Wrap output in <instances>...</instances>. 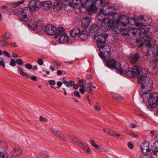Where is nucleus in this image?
<instances>
[{
    "label": "nucleus",
    "mask_w": 158,
    "mask_h": 158,
    "mask_svg": "<svg viewBox=\"0 0 158 158\" xmlns=\"http://www.w3.org/2000/svg\"><path fill=\"white\" fill-rule=\"evenodd\" d=\"M144 23L136 22L135 24L139 28H132L133 35L136 37V42L139 43V48L142 47V50L143 52H148L152 50L153 55L154 59L156 62H158V46L155 45L153 46L151 44L152 38L150 37L151 33L148 31V29L145 28L146 26Z\"/></svg>",
    "instance_id": "f257e3e1"
},
{
    "label": "nucleus",
    "mask_w": 158,
    "mask_h": 158,
    "mask_svg": "<svg viewBox=\"0 0 158 158\" xmlns=\"http://www.w3.org/2000/svg\"><path fill=\"white\" fill-rule=\"evenodd\" d=\"M147 69H143L139 70V67L135 65L132 69H129L127 75L130 77H137L138 82L141 85V91L143 94L149 93L153 88V82L152 80L147 77Z\"/></svg>",
    "instance_id": "f03ea898"
},
{
    "label": "nucleus",
    "mask_w": 158,
    "mask_h": 158,
    "mask_svg": "<svg viewBox=\"0 0 158 158\" xmlns=\"http://www.w3.org/2000/svg\"><path fill=\"white\" fill-rule=\"evenodd\" d=\"M114 15L113 13L106 14L104 12H100L98 16L99 19L102 21V29L107 30L111 28L112 29H118L120 31L127 29L126 24L120 21L119 19H117V21H112L111 23L112 20L111 18Z\"/></svg>",
    "instance_id": "7ed1b4c3"
},
{
    "label": "nucleus",
    "mask_w": 158,
    "mask_h": 158,
    "mask_svg": "<svg viewBox=\"0 0 158 158\" xmlns=\"http://www.w3.org/2000/svg\"><path fill=\"white\" fill-rule=\"evenodd\" d=\"M108 35L107 34L98 33L95 35L94 39L96 40L97 46L99 49L100 53V57L102 59L106 60V59L110 58V49L109 45L106 46V38Z\"/></svg>",
    "instance_id": "20e7f679"
},
{
    "label": "nucleus",
    "mask_w": 158,
    "mask_h": 158,
    "mask_svg": "<svg viewBox=\"0 0 158 158\" xmlns=\"http://www.w3.org/2000/svg\"><path fill=\"white\" fill-rule=\"evenodd\" d=\"M142 97L144 100L148 101L149 106L151 107H155L158 103V94L157 93L152 92L142 94Z\"/></svg>",
    "instance_id": "39448f33"
},
{
    "label": "nucleus",
    "mask_w": 158,
    "mask_h": 158,
    "mask_svg": "<svg viewBox=\"0 0 158 158\" xmlns=\"http://www.w3.org/2000/svg\"><path fill=\"white\" fill-rule=\"evenodd\" d=\"M106 66L109 68L113 69H115L117 70L118 73L120 74H124L125 73L127 74V72L128 71V68L127 70L126 71L121 67V65L120 63L116 61L114 59H112L108 61H107L106 63Z\"/></svg>",
    "instance_id": "423d86ee"
},
{
    "label": "nucleus",
    "mask_w": 158,
    "mask_h": 158,
    "mask_svg": "<svg viewBox=\"0 0 158 158\" xmlns=\"http://www.w3.org/2000/svg\"><path fill=\"white\" fill-rule=\"evenodd\" d=\"M64 28L59 27L58 28V32L57 33V37L59 36V42L61 44H65L68 43L69 37L67 34L64 32Z\"/></svg>",
    "instance_id": "0eeeda50"
},
{
    "label": "nucleus",
    "mask_w": 158,
    "mask_h": 158,
    "mask_svg": "<svg viewBox=\"0 0 158 158\" xmlns=\"http://www.w3.org/2000/svg\"><path fill=\"white\" fill-rule=\"evenodd\" d=\"M45 32L47 34L51 35L56 34L55 37L57 38L58 29L54 25L51 24L47 25L45 28Z\"/></svg>",
    "instance_id": "6e6552de"
},
{
    "label": "nucleus",
    "mask_w": 158,
    "mask_h": 158,
    "mask_svg": "<svg viewBox=\"0 0 158 158\" xmlns=\"http://www.w3.org/2000/svg\"><path fill=\"white\" fill-rule=\"evenodd\" d=\"M41 5V2L37 0H32L29 3V7L32 11H36L39 9Z\"/></svg>",
    "instance_id": "1a4fd4ad"
},
{
    "label": "nucleus",
    "mask_w": 158,
    "mask_h": 158,
    "mask_svg": "<svg viewBox=\"0 0 158 158\" xmlns=\"http://www.w3.org/2000/svg\"><path fill=\"white\" fill-rule=\"evenodd\" d=\"M150 143L148 142L142 143L140 145V148L142 152L145 156L148 154L151 149L149 148Z\"/></svg>",
    "instance_id": "9d476101"
},
{
    "label": "nucleus",
    "mask_w": 158,
    "mask_h": 158,
    "mask_svg": "<svg viewBox=\"0 0 158 158\" xmlns=\"http://www.w3.org/2000/svg\"><path fill=\"white\" fill-rule=\"evenodd\" d=\"M12 10L14 14L16 15H20L23 13L28 14L30 12L29 10L27 8H24L23 9L20 7L14 8Z\"/></svg>",
    "instance_id": "9b49d317"
},
{
    "label": "nucleus",
    "mask_w": 158,
    "mask_h": 158,
    "mask_svg": "<svg viewBox=\"0 0 158 158\" xmlns=\"http://www.w3.org/2000/svg\"><path fill=\"white\" fill-rule=\"evenodd\" d=\"M52 131L53 134L58 138L64 141H65L66 140V138L64 136L63 134L60 131H59L56 128H53L52 129Z\"/></svg>",
    "instance_id": "f8f14e48"
},
{
    "label": "nucleus",
    "mask_w": 158,
    "mask_h": 158,
    "mask_svg": "<svg viewBox=\"0 0 158 158\" xmlns=\"http://www.w3.org/2000/svg\"><path fill=\"white\" fill-rule=\"evenodd\" d=\"M22 152V150L18 148H15L10 152L11 156L13 157H17L20 156Z\"/></svg>",
    "instance_id": "ddd939ff"
},
{
    "label": "nucleus",
    "mask_w": 158,
    "mask_h": 158,
    "mask_svg": "<svg viewBox=\"0 0 158 158\" xmlns=\"http://www.w3.org/2000/svg\"><path fill=\"white\" fill-rule=\"evenodd\" d=\"M41 4L43 6V9L46 10H49L52 6V4L50 1L41 2Z\"/></svg>",
    "instance_id": "4468645a"
},
{
    "label": "nucleus",
    "mask_w": 158,
    "mask_h": 158,
    "mask_svg": "<svg viewBox=\"0 0 158 158\" xmlns=\"http://www.w3.org/2000/svg\"><path fill=\"white\" fill-rule=\"evenodd\" d=\"M90 19L88 17H85L83 19L81 20V26L84 28H85L88 27L90 22Z\"/></svg>",
    "instance_id": "2eb2a0df"
},
{
    "label": "nucleus",
    "mask_w": 158,
    "mask_h": 158,
    "mask_svg": "<svg viewBox=\"0 0 158 158\" xmlns=\"http://www.w3.org/2000/svg\"><path fill=\"white\" fill-rule=\"evenodd\" d=\"M59 2H56L54 4L53 9L54 11L55 12L59 11L63 7L62 3Z\"/></svg>",
    "instance_id": "dca6fc26"
},
{
    "label": "nucleus",
    "mask_w": 158,
    "mask_h": 158,
    "mask_svg": "<svg viewBox=\"0 0 158 158\" xmlns=\"http://www.w3.org/2000/svg\"><path fill=\"white\" fill-rule=\"evenodd\" d=\"M81 0H73V7L77 9L80 12L81 11V6L82 5Z\"/></svg>",
    "instance_id": "f3484780"
},
{
    "label": "nucleus",
    "mask_w": 158,
    "mask_h": 158,
    "mask_svg": "<svg viewBox=\"0 0 158 158\" xmlns=\"http://www.w3.org/2000/svg\"><path fill=\"white\" fill-rule=\"evenodd\" d=\"M80 32V29L78 27H74L70 31V35L73 37L77 36Z\"/></svg>",
    "instance_id": "a211bd4d"
},
{
    "label": "nucleus",
    "mask_w": 158,
    "mask_h": 158,
    "mask_svg": "<svg viewBox=\"0 0 158 158\" xmlns=\"http://www.w3.org/2000/svg\"><path fill=\"white\" fill-rule=\"evenodd\" d=\"M28 25L31 30H35L37 27V23L34 20H31L28 23Z\"/></svg>",
    "instance_id": "6ab92c4d"
},
{
    "label": "nucleus",
    "mask_w": 158,
    "mask_h": 158,
    "mask_svg": "<svg viewBox=\"0 0 158 158\" xmlns=\"http://www.w3.org/2000/svg\"><path fill=\"white\" fill-rule=\"evenodd\" d=\"M139 57V54L137 52L133 55L130 58V61L131 64H135L138 60Z\"/></svg>",
    "instance_id": "aec40b11"
},
{
    "label": "nucleus",
    "mask_w": 158,
    "mask_h": 158,
    "mask_svg": "<svg viewBox=\"0 0 158 158\" xmlns=\"http://www.w3.org/2000/svg\"><path fill=\"white\" fill-rule=\"evenodd\" d=\"M50 154L49 152L46 151L44 150L42 151L37 156L38 158H45L48 157L49 156Z\"/></svg>",
    "instance_id": "412c9836"
},
{
    "label": "nucleus",
    "mask_w": 158,
    "mask_h": 158,
    "mask_svg": "<svg viewBox=\"0 0 158 158\" xmlns=\"http://www.w3.org/2000/svg\"><path fill=\"white\" fill-rule=\"evenodd\" d=\"M99 27L97 24H94L89 29V33H93L94 32H97L99 29Z\"/></svg>",
    "instance_id": "4be33fe9"
},
{
    "label": "nucleus",
    "mask_w": 158,
    "mask_h": 158,
    "mask_svg": "<svg viewBox=\"0 0 158 158\" xmlns=\"http://www.w3.org/2000/svg\"><path fill=\"white\" fill-rule=\"evenodd\" d=\"M86 32V31L85 30H82L81 32H80L79 36L81 40H85L87 39L88 36Z\"/></svg>",
    "instance_id": "5701e85b"
},
{
    "label": "nucleus",
    "mask_w": 158,
    "mask_h": 158,
    "mask_svg": "<svg viewBox=\"0 0 158 158\" xmlns=\"http://www.w3.org/2000/svg\"><path fill=\"white\" fill-rule=\"evenodd\" d=\"M89 6L88 10L92 12L95 13L97 10V6L94 3H90L89 6Z\"/></svg>",
    "instance_id": "b1692460"
},
{
    "label": "nucleus",
    "mask_w": 158,
    "mask_h": 158,
    "mask_svg": "<svg viewBox=\"0 0 158 158\" xmlns=\"http://www.w3.org/2000/svg\"><path fill=\"white\" fill-rule=\"evenodd\" d=\"M110 94L111 97L113 98H114V99H123V98L121 96H120L118 94H115L113 92H111L110 93Z\"/></svg>",
    "instance_id": "393cba45"
},
{
    "label": "nucleus",
    "mask_w": 158,
    "mask_h": 158,
    "mask_svg": "<svg viewBox=\"0 0 158 158\" xmlns=\"http://www.w3.org/2000/svg\"><path fill=\"white\" fill-rule=\"evenodd\" d=\"M63 83L68 87H69L70 86H73L74 84V82L71 81H70L69 82L65 80L63 81Z\"/></svg>",
    "instance_id": "a878e982"
},
{
    "label": "nucleus",
    "mask_w": 158,
    "mask_h": 158,
    "mask_svg": "<svg viewBox=\"0 0 158 158\" xmlns=\"http://www.w3.org/2000/svg\"><path fill=\"white\" fill-rule=\"evenodd\" d=\"M0 43L1 44V46L3 47H6L10 45V43L5 41V40H0Z\"/></svg>",
    "instance_id": "bb28decb"
},
{
    "label": "nucleus",
    "mask_w": 158,
    "mask_h": 158,
    "mask_svg": "<svg viewBox=\"0 0 158 158\" xmlns=\"http://www.w3.org/2000/svg\"><path fill=\"white\" fill-rule=\"evenodd\" d=\"M79 146L81 147L84 150H85L86 148L88 146V144L86 143H82L81 142L78 143Z\"/></svg>",
    "instance_id": "cd10ccee"
},
{
    "label": "nucleus",
    "mask_w": 158,
    "mask_h": 158,
    "mask_svg": "<svg viewBox=\"0 0 158 158\" xmlns=\"http://www.w3.org/2000/svg\"><path fill=\"white\" fill-rule=\"evenodd\" d=\"M2 37H5L6 40H9L11 38V35L10 33L6 32L3 34Z\"/></svg>",
    "instance_id": "c85d7f7f"
},
{
    "label": "nucleus",
    "mask_w": 158,
    "mask_h": 158,
    "mask_svg": "<svg viewBox=\"0 0 158 158\" xmlns=\"http://www.w3.org/2000/svg\"><path fill=\"white\" fill-rule=\"evenodd\" d=\"M52 64L56 69H58V67L61 65L60 64L59 62H58L56 61H52Z\"/></svg>",
    "instance_id": "c756f323"
},
{
    "label": "nucleus",
    "mask_w": 158,
    "mask_h": 158,
    "mask_svg": "<svg viewBox=\"0 0 158 158\" xmlns=\"http://www.w3.org/2000/svg\"><path fill=\"white\" fill-rule=\"evenodd\" d=\"M154 144L155 147L156 151H153L152 153H153L154 155H156L157 152H158V140L156 141L154 143Z\"/></svg>",
    "instance_id": "7c9ffc66"
},
{
    "label": "nucleus",
    "mask_w": 158,
    "mask_h": 158,
    "mask_svg": "<svg viewBox=\"0 0 158 158\" xmlns=\"http://www.w3.org/2000/svg\"><path fill=\"white\" fill-rule=\"evenodd\" d=\"M70 138L71 140L75 143L78 144V143L79 142L77 138L73 135L70 136Z\"/></svg>",
    "instance_id": "2f4dec72"
},
{
    "label": "nucleus",
    "mask_w": 158,
    "mask_h": 158,
    "mask_svg": "<svg viewBox=\"0 0 158 158\" xmlns=\"http://www.w3.org/2000/svg\"><path fill=\"white\" fill-rule=\"evenodd\" d=\"M90 143L92 146L95 148L98 149L99 148L98 145L95 143L94 140H91L90 141Z\"/></svg>",
    "instance_id": "473e14b6"
},
{
    "label": "nucleus",
    "mask_w": 158,
    "mask_h": 158,
    "mask_svg": "<svg viewBox=\"0 0 158 158\" xmlns=\"http://www.w3.org/2000/svg\"><path fill=\"white\" fill-rule=\"evenodd\" d=\"M95 3L98 4L100 6H103V0H96Z\"/></svg>",
    "instance_id": "72a5a7b5"
},
{
    "label": "nucleus",
    "mask_w": 158,
    "mask_h": 158,
    "mask_svg": "<svg viewBox=\"0 0 158 158\" xmlns=\"http://www.w3.org/2000/svg\"><path fill=\"white\" fill-rule=\"evenodd\" d=\"M25 0H22L21 1H19L18 2H17L16 3H15L14 5H13V6L14 7H16L17 6H18V5H20L21 4H23V3H24V1H25Z\"/></svg>",
    "instance_id": "f704fd0d"
},
{
    "label": "nucleus",
    "mask_w": 158,
    "mask_h": 158,
    "mask_svg": "<svg viewBox=\"0 0 158 158\" xmlns=\"http://www.w3.org/2000/svg\"><path fill=\"white\" fill-rule=\"evenodd\" d=\"M29 12L28 14L24 13L25 15H22L23 20V21H27L28 20V18H27V15L29 14Z\"/></svg>",
    "instance_id": "c9c22d12"
},
{
    "label": "nucleus",
    "mask_w": 158,
    "mask_h": 158,
    "mask_svg": "<svg viewBox=\"0 0 158 158\" xmlns=\"http://www.w3.org/2000/svg\"><path fill=\"white\" fill-rule=\"evenodd\" d=\"M16 61L15 59H12L11 60L10 63V65L12 66H15L16 65Z\"/></svg>",
    "instance_id": "e433bc0d"
},
{
    "label": "nucleus",
    "mask_w": 158,
    "mask_h": 158,
    "mask_svg": "<svg viewBox=\"0 0 158 158\" xmlns=\"http://www.w3.org/2000/svg\"><path fill=\"white\" fill-rule=\"evenodd\" d=\"M86 90L88 93H90L93 90L92 87H91L90 86H89L86 88Z\"/></svg>",
    "instance_id": "4c0bfd02"
},
{
    "label": "nucleus",
    "mask_w": 158,
    "mask_h": 158,
    "mask_svg": "<svg viewBox=\"0 0 158 158\" xmlns=\"http://www.w3.org/2000/svg\"><path fill=\"white\" fill-rule=\"evenodd\" d=\"M85 1V6H89L91 3V0H84Z\"/></svg>",
    "instance_id": "58836bf2"
},
{
    "label": "nucleus",
    "mask_w": 158,
    "mask_h": 158,
    "mask_svg": "<svg viewBox=\"0 0 158 158\" xmlns=\"http://www.w3.org/2000/svg\"><path fill=\"white\" fill-rule=\"evenodd\" d=\"M16 62L18 64L20 65H22L23 63V60L20 59H19L17 60H16Z\"/></svg>",
    "instance_id": "ea45409f"
},
{
    "label": "nucleus",
    "mask_w": 158,
    "mask_h": 158,
    "mask_svg": "<svg viewBox=\"0 0 158 158\" xmlns=\"http://www.w3.org/2000/svg\"><path fill=\"white\" fill-rule=\"evenodd\" d=\"M49 84L51 86H54L56 85V82L54 80H50L49 81Z\"/></svg>",
    "instance_id": "a19ab883"
},
{
    "label": "nucleus",
    "mask_w": 158,
    "mask_h": 158,
    "mask_svg": "<svg viewBox=\"0 0 158 158\" xmlns=\"http://www.w3.org/2000/svg\"><path fill=\"white\" fill-rule=\"evenodd\" d=\"M37 63L40 65H42L44 63L43 59L42 58L39 59L38 60Z\"/></svg>",
    "instance_id": "79ce46f5"
},
{
    "label": "nucleus",
    "mask_w": 158,
    "mask_h": 158,
    "mask_svg": "<svg viewBox=\"0 0 158 158\" xmlns=\"http://www.w3.org/2000/svg\"><path fill=\"white\" fill-rule=\"evenodd\" d=\"M127 145L128 147L131 149L133 148L134 146L133 144L131 142H129L127 143Z\"/></svg>",
    "instance_id": "37998d69"
},
{
    "label": "nucleus",
    "mask_w": 158,
    "mask_h": 158,
    "mask_svg": "<svg viewBox=\"0 0 158 158\" xmlns=\"http://www.w3.org/2000/svg\"><path fill=\"white\" fill-rule=\"evenodd\" d=\"M25 67L26 68L28 69H31L32 68L31 65L29 63H28L25 64Z\"/></svg>",
    "instance_id": "c03bdc74"
},
{
    "label": "nucleus",
    "mask_w": 158,
    "mask_h": 158,
    "mask_svg": "<svg viewBox=\"0 0 158 158\" xmlns=\"http://www.w3.org/2000/svg\"><path fill=\"white\" fill-rule=\"evenodd\" d=\"M74 95L80 98L81 96L80 95L79 92L77 91H76L74 92Z\"/></svg>",
    "instance_id": "a18cd8bd"
},
{
    "label": "nucleus",
    "mask_w": 158,
    "mask_h": 158,
    "mask_svg": "<svg viewBox=\"0 0 158 158\" xmlns=\"http://www.w3.org/2000/svg\"><path fill=\"white\" fill-rule=\"evenodd\" d=\"M3 53L6 56H7L8 57H9L10 56V53L6 51H4L3 52Z\"/></svg>",
    "instance_id": "49530a36"
},
{
    "label": "nucleus",
    "mask_w": 158,
    "mask_h": 158,
    "mask_svg": "<svg viewBox=\"0 0 158 158\" xmlns=\"http://www.w3.org/2000/svg\"><path fill=\"white\" fill-rule=\"evenodd\" d=\"M78 84L80 88H84V85L81 83L79 81H78Z\"/></svg>",
    "instance_id": "de8ad7c7"
},
{
    "label": "nucleus",
    "mask_w": 158,
    "mask_h": 158,
    "mask_svg": "<svg viewBox=\"0 0 158 158\" xmlns=\"http://www.w3.org/2000/svg\"><path fill=\"white\" fill-rule=\"evenodd\" d=\"M93 107L95 110L98 111H100L101 110V108L99 106L94 105Z\"/></svg>",
    "instance_id": "09e8293b"
},
{
    "label": "nucleus",
    "mask_w": 158,
    "mask_h": 158,
    "mask_svg": "<svg viewBox=\"0 0 158 158\" xmlns=\"http://www.w3.org/2000/svg\"><path fill=\"white\" fill-rule=\"evenodd\" d=\"M40 121L44 122H46L47 120V119L46 118H44L42 116H40Z\"/></svg>",
    "instance_id": "8fccbe9b"
},
{
    "label": "nucleus",
    "mask_w": 158,
    "mask_h": 158,
    "mask_svg": "<svg viewBox=\"0 0 158 158\" xmlns=\"http://www.w3.org/2000/svg\"><path fill=\"white\" fill-rule=\"evenodd\" d=\"M10 45L13 47H18L16 42L11 43H10Z\"/></svg>",
    "instance_id": "3c124183"
},
{
    "label": "nucleus",
    "mask_w": 158,
    "mask_h": 158,
    "mask_svg": "<svg viewBox=\"0 0 158 158\" xmlns=\"http://www.w3.org/2000/svg\"><path fill=\"white\" fill-rule=\"evenodd\" d=\"M85 91H86V89H85L84 88H80V91L82 94H84Z\"/></svg>",
    "instance_id": "603ef678"
},
{
    "label": "nucleus",
    "mask_w": 158,
    "mask_h": 158,
    "mask_svg": "<svg viewBox=\"0 0 158 158\" xmlns=\"http://www.w3.org/2000/svg\"><path fill=\"white\" fill-rule=\"evenodd\" d=\"M151 134L153 136H156L157 133H156V131H153H153H151Z\"/></svg>",
    "instance_id": "864d4df0"
},
{
    "label": "nucleus",
    "mask_w": 158,
    "mask_h": 158,
    "mask_svg": "<svg viewBox=\"0 0 158 158\" xmlns=\"http://www.w3.org/2000/svg\"><path fill=\"white\" fill-rule=\"evenodd\" d=\"M0 65L4 68L5 67V64L3 60L0 61Z\"/></svg>",
    "instance_id": "5fc2aeb1"
},
{
    "label": "nucleus",
    "mask_w": 158,
    "mask_h": 158,
    "mask_svg": "<svg viewBox=\"0 0 158 158\" xmlns=\"http://www.w3.org/2000/svg\"><path fill=\"white\" fill-rule=\"evenodd\" d=\"M85 150L86 151L87 153H89L90 151V149L88 146L86 148Z\"/></svg>",
    "instance_id": "6e6d98bb"
},
{
    "label": "nucleus",
    "mask_w": 158,
    "mask_h": 158,
    "mask_svg": "<svg viewBox=\"0 0 158 158\" xmlns=\"http://www.w3.org/2000/svg\"><path fill=\"white\" fill-rule=\"evenodd\" d=\"M12 56L14 58H17L18 57V55L17 54L15 53H13L12 54Z\"/></svg>",
    "instance_id": "4d7b16f0"
},
{
    "label": "nucleus",
    "mask_w": 158,
    "mask_h": 158,
    "mask_svg": "<svg viewBox=\"0 0 158 158\" xmlns=\"http://www.w3.org/2000/svg\"><path fill=\"white\" fill-rule=\"evenodd\" d=\"M57 85L58 87L60 88L62 85V83L61 81H58L57 82Z\"/></svg>",
    "instance_id": "13d9d810"
},
{
    "label": "nucleus",
    "mask_w": 158,
    "mask_h": 158,
    "mask_svg": "<svg viewBox=\"0 0 158 158\" xmlns=\"http://www.w3.org/2000/svg\"><path fill=\"white\" fill-rule=\"evenodd\" d=\"M113 133L112 136L117 137H119L120 136V135L119 134L117 133L114 132V133Z\"/></svg>",
    "instance_id": "bf43d9fd"
},
{
    "label": "nucleus",
    "mask_w": 158,
    "mask_h": 158,
    "mask_svg": "<svg viewBox=\"0 0 158 158\" xmlns=\"http://www.w3.org/2000/svg\"><path fill=\"white\" fill-rule=\"evenodd\" d=\"M81 83L84 85L86 83V80L84 79H82L79 80Z\"/></svg>",
    "instance_id": "052dcab7"
},
{
    "label": "nucleus",
    "mask_w": 158,
    "mask_h": 158,
    "mask_svg": "<svg viewBox=\"0 0 158 158\" xmlns=\"http://www.w3.org/2000/svg\"><path fill=\"white\" fill-rule=\"evenodd\" d=\"M108 133H107L109 134L110 135H112V134H113V133H114V131H111V130H107Z\"/></svg>",
    "instance_id": "680f3d73"
},
{
    "label": "nucleus",
    "mask_w": 158,
    "mask_h": 158,
    "mask_svg": "<svg viewBox=\"0 0 158 158\" xmlns=\"http://www.w3.org/2000/svg\"><path fill=\"white\" fill-rule=\"evenodd\" d=\"M156 67H157L156 64L155 63L154 65V70H155V71L154 72V73H156V71H157Z\"/></svg>",
    "instance_id": "e2e57ef3"
},
{
    "label": "nucleus",
    "mask_w": 158,
    "mask_h": 158,
    "mask_svg": "<svg viewBox=\"0 0 158 158\" xmlns=\"http://www.w3.org/2000/svg\"><path fill=\"white\" fill-rule=\"evenodd\" d=\"M31 79L33 80L36 81L37 79V78L36 76H32L31 77Z\"/></svg>",
    "instance_id": "0e129e2a"
},
{
    "label": "nucleus",
    "mask_w": 158,
    "mask_h": 158,
    "mask_svg": "<svg viewBox=\"0 0 158 158\" xmlns=\"http://www.w3.org/2000/svg\"><path fill=\"white\" fill-rule=\"evenodd\" d=\"M18 70L19 71H23V68L20 66H18Z\"/></svg>",
    "instance_id": "69168bd1"
},
{
    "label": "nucleus",
    "mask_w": 158,
    "mask_h": 158,
    "mask_svg": "<svg viewBox=\"0 0 158 158\" xmlns=\"http://www.w3.org/2000/svg\"><path fill=\"white\" fill-rule=\"evenodd\" d=\"M1 9L3 10L7 9V6L6 5H3L1 7Z\"/></svg>",
    "instance_id": "338daca9"
},
{
    "label": "nucleus",
    "mask_w": 158,
    "mask_h": 158,
    "mask_svg": "<svg viewBox=\"0 0 158 158\" xmlns=\"http://www.w3.org/2000/svg\"><path fill=\"white\" fill-rule=\"evenodd\" d=\"M57 74L58 75H60L62 74V72L60 70H58L57 72Z\"/></svg>",
    "instance_id": "774afa93"
}]
</instances>
